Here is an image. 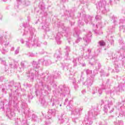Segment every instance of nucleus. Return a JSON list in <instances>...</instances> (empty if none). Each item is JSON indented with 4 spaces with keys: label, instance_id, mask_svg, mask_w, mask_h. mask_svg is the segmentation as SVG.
Segmentation results:
<instances>
[{
    "label": "nucleus",
    "instance_id": "nucleus-1",
    "mask_svg": "<svg viewBox=\"0 0 125 125\" xmlns=\"http://www.w3.org/2000/svg\"><path fill=\"white\" fill-rule=\"evenodd\" d=\"M100 43V45H104L105 44V42H103V41H101L99 42Z\"/></svg>",
    "mask_w": 125,
    "mask_h": 125
},
{
    "label": "nucleus",
    "instance_id": "nucleus-2",
    "mask_svg": "<svg viewBox=\"0 0 125 125\" xmlns=\"http://www.w3.org/2000/svg\"><path fill=\"white\" fill-rule=\"evenodd\" d=\"M19 52V50H16V51H15L16 54H17V53H18Z\"/></svg>",
    "mask_w": 125,
    "mask_h": 125
},
{
    "label": "nucleus",
    "instance_id": "nucleus-3",
    "mask_svg": "<svg viewBox=\"0 0 125 125\" xmlns=\"http://www.w3.org/2000/svg\"><path fill=\"white\" fill-rule=\"evenodd\" d=\"M60 106H61V104H60Z\"/></svg>",
    "mask_w": 125,
    "mask_h": 125
}]
</instances>
